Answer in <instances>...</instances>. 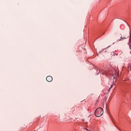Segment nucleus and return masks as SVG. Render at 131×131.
<instances>
[{
    "label": "nucleus",
    "instance_id": "obj_1",
    "mask_svg": "<svg viewBox=\"0 0 131 131\" xmlns=\"http://www.w3.org/2000/svg\"><path fill=\"white\" fill-rule=\"evenodd\" d=\"M103 113H104V111L102 108L98 107L95 112V115L97 117H100L103 115Z\"/></svg>",
    "mask_w": 131,
    "mask_h": 131
},
{
    "label": "nucleus",
    "instance_id": "obj_2",
    "mask_svg": "<svg viewBox=\"0 0 131 131\" xmlns=\"http://www.w3.org/2000/svg\"><path fill=\"white\" fill-rule=\"evenodd\" d=\"M46 80L48 82H51V81H53V77L51 76H48L46 78Z\"/></svg>",
    "mask_w": 131,
    "mask_h": 131
},
{
    "label": "nucleus",
    "instance_id": "obj_3",
    "mask_svg": "<svg viewBox=\"0 0 131 131\" xmlns=\"http://www.w3.org/2000/svg\"><path fill=\"white\" fill-rule=\"evenodd\" d=\"M126 38H127V37H122V36L121 37V39L119 40V41H120V40H121V39H126Z\"/></svg>",
    "mask_w": 131,
    "mask_h": 131
},
{
    "label": "nucleus",
    "instance_id": "obj_4",
    "mask_svg": "<svg viewBox=\"0 0 131 131\" xmlns=\"http://www.w3.org/2000/svg\"><path fill=\"white\" fill-rule=\"evenodd\" d=\"M112 88H113V85H111V88L109 89V90H108V92H110V90H111V89H112Z\"/></svg>",
    "mask_w": 131,
    "mask_h": 131
},
{
    "label": "nucleus",
    "instance_id": "obj_5",
    "mask_svg": "<svg viewBox=\"0 0 131 131\" xmlns=\"http://www.w3.org/2000/svg\"><path fill=\"white\" fill-rule=\"evenodd\" d=\"M131 41V33H130V38L129 39V42H130Z\"/></svg>",
    "mask_w": 131,
    "mask_h": 131
},
{
    "label": "nucleus",
    "instance_id": "obj_6",
    "mask_svg": "<svg viewBox=\"0 0 131 131\" xmlns=\"http://www.w3.org/2000/svg\"><path fill=\"white\" fill-rule=\"evenodd\" d=\"M123 68H125L126 69H129V67H123Z\"/></svg>",
    "mask_w": 131,
    "mask_h": 131
},
{
    "label": "nucleus",
    "instance_id": "obj_7",
    "mask_svg": "<svg viewBox=\"0 0 131 131\" xmlns=\"http://www.w3.org/2000/svg\"><path fill=\"white\" fill-rule=\"evenodd\" d=\"M129 47H130H130H131L130 45H129Z\"/></svg>",
    "mask_w": 131,
    "mask_h": 131
},
{
    "label": "nucleus",
    "instance_id": "obj_8",
    "mask_svg": "<svg viewBox=\"0 0 131 131\" xmlns=\"http://www.w3.org/2000/svg\"><path fill=\"white\" fill-rule=\"evenodd\" d=\"M130 70H131V67H130Z\"/></svg>",
    "mask_w": 131,
    "mask_h": 131
},
{
    "label": "nucleus",
    "instance_id": "obj_9",
    "mask_svg": "<svg viewBox=\"0 0 131 131\" xmlns=\"http://www.w3.org/2000/svg\"><path fill=\"white\" fill-rule=\"evenodd\" d=\"M117 76H118V74H117Z\"/></svg>",
    "mask_w": 131,
    "mask_h": 131
},
{
    "label": "nucleus",
    "instance_id": "obj_10",
    "mask_svg": "<svg viewBox=\"0 0 131 131\" xmlns=\"http://www.w3.org/2000/svg\"><path fill=\"white\" fill-rule=\"evenodd\" d=\"M114 78H115V77H114Z\"/></svg>",
    "mask_w": 131,
    "mask_h": 131
},
{
    "label": "nucleus",
    "instance_id": "obj_11",
    "mask_svg": "<svg viewBox=\"0 0 131 131\" xmlns=\"http://www.w3.org/2000/svg\"><path fill=\"white\" fill-rule=\"evenodd\" d=\"M86 130H88V129H85Z\"/></svg>",
    "mask_w": 131,
    "mask_h": 131
},
{
    "label": "nucleus",
    "instance_id": "obj_12",
    "mask_svg": "<svg viewBox=\"0 0 131 131\" xmlns=\"http://www.w3.org/2000/svg\"><path fill=\"white\" fill-rule=\"evenodd\" d=\"M90 131H91V130H90Z\"/></svg>",
    "mask_w": 131,
    "mask_h": 131
}]
</instances>
